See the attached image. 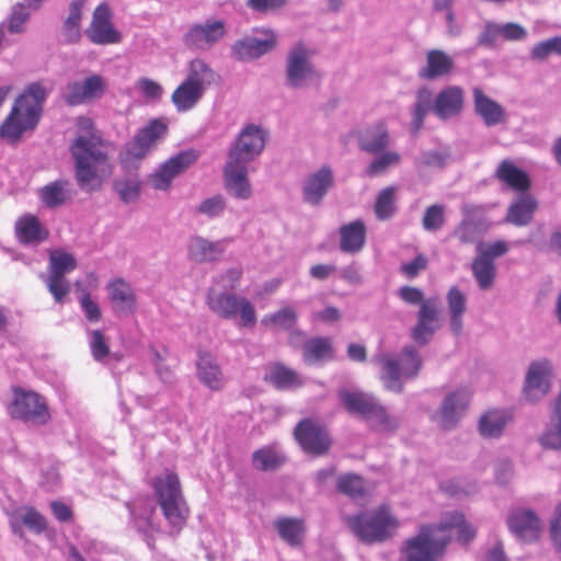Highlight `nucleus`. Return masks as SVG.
I'll use <instances>...</instances> for the list:
<instances>
[{
	"label": "nucleus",
	"instance_id": "1",
	"mask_svg": "<svg viewBox=\"0 0 561 561\" xmlns=\"http://www.w3.org/2000/svg\"><path fill=\"white\" fill-rule=\"evenodd\" d=\"M48 90L41 82L30 83L16 98L10 114L0 125V137L14 144L39 123Z\"/></svg>",
	"mask_w": 561,
	"mask_h": 561
},
{
	"label": "nucleus",
	"instance_id": "2",
	"mask_svg": "<svg viewBox=\"0 0 561 561\" xmlns=\"http://www.w3.org/2000/svg\"><path fill=\"white\" fill-rule=\"evenodd\" d=\"M69 151L78 186L88 193L99 191L102 186L99 172L108 161L107 152L101 148V139L79 135L70 144Z\"/></svg>",
	"mask_w": 561,
	"mask_h": 561
},
{
	"label": "nucleus",
	"instance_id": "3",
	"mask_svg": "<svg viewBox=\"0 0 561 561\" xmlns=\"http://www.w3.org/2000/svg\"><path fill=\"white\" fill-rule=\"evenodd\" d=\"M377 362L381 366L380 379L385 388L396 393H401L403 380L416 378L423 366V359L413 345H405L399 357L382 354Z\"/></svg>",
	"mask_w": 561,
	"mask_h": 561
},
{
	"label": "nucleus",
	"instance_id": "4",
	"mask_svg": "<svg viewBox=\"0 0 561 561\" xmlns=\"http://www.w3.org/2000/svg\"><path fill=\"white\" fill-rule=\"evenodd\" d=\"M158 504L169 524L171 534H179L185 525L190 510L182 495L179 477L175 473H167L158 477L153 482Z\"/></svg>",
	"mask_w": 561,
	"mask_h": 561
},
{
	"label": "nucleus",
	"instance_id": "5",
	"mask_svg": "<svg viewBox=\"0 0 561 561\" xmlns=\"http://www.w3.org/2000/svg\"><path fill=\"white\" fill-rule=\"evenodd\" d=\"M347 526L362 542L371 545L391 538L398 522L386 506H380L375 511L348 517Z\"/></svg>",
	"mask_w": 561,
	"mask_h": 561
},
{
	"label": "nucleus",
	"instance_id": "6",
	"mask_svg": "<svg viewBox=\"0 0 561 561\" xmlns=\"http://www.w3.org/2000/svg\"><path fill=\"white\" fill-rule=\"evenodd\" d=\"M168 126L161 119H152L128 141L119 152L118 159L125 171L136 170L138 163L147 156L157 141L163 139Z\"/></svg>",
	"mask_w": 561,
	"mask_h": 561
},
{
	"label": "nucleus",
	"instance_id": "7",
	"mask_svg": "<svg viewBox=\"0 0 561 561\" xmlns=\"http://www.w3.org/2000/svg\"><path fill=\"white\" fill-rule=\"evenodd\" d=\"M206 302L208 308L222 319L231 320L240 316V325L245 328H252L256 322L254 306L245 297L209 289Z\"/></svg>",
	"mask_w": 561,
	"mask_h": 561
},
{
	"label": "nucleus",
	"instance_id": "8",
	"mask_svg": "<svg viewBox=\"0 0 561 561\" xmlns=\"http://www.w3.org/2000/svg\"><path fill=\"white\" fill-rule=\"evenodd\" d=\"M450 542L448 535L438 534L437 528L425 525L420 533L408 539L402 549L403 561H436Z\"/></svg>",
	"mask_w": 561,
	"mask_h": 561
},
{
	"label": "nucleus",
	"instance_id": "9",
	"mask_svg": "<svg viewBox=\"0 0 561 561\" xmlns=\"http://www.w3.org/2000/svg\"><path fill=\"white\" fill-rule=\"evenodd\" d=\"M268 133L259 125H245L232 142L227 160L247 164L256 159L264 150Z\"/></svg>",
	"mask_w": 561,
	"mask_h": 561
},
{
	"label": "nucleus",
	"instance_id": "10",
	"mask_svg": "<svg viewBox=\"0 0 561 561\" xmlns=\"http://www.w3.org/2000/svg\"><path fill=\"white\" fill-rule=\"evenodd\" d=\"M318 76L311 61V51L302 43H296L285 59V84L290 89L305 88L309 80Z\"/></svg>",
	"mask_w": 561,
	"mask_h": 561
},
{
	"label": "nucleus",
	"instance_id": "11",
	"mask_svg": "<svg viewBox=\"0 0 561 561\" xmlns=\"http://www.w3.org/2000/svg\"><path fill=\"white\" fill-rule=\"evenodd\" d=\"M13 419L43 425L49 420L48 407L43 397L32 390L13 388V400L9 405Z\"/></svg>",
	"mask_w": 561,
	"mask_h": 561
},
{
	"label": "nucleus",
	"instance_id": "12",
	"mask_svg": "<svg viewBox=\"0 0 561 561\" xmlns=\"http://www.w3.org/2000/svg\"><path fill=\"white\" fill-rule=\"evenodd\" d=\"M226 33L224 20L207 19L203 23L188 26L183 35V44L193 50L207 51L219 43Z\"/></svg>",
	"mask_w": 561,
	"mask_h": 561
},
{
	"label": "nucleus",
	"instance_id": "13",
	"mask_svg": "<svg viewBox=\"0 0 561 561\" xmlns=\"http://www.w3.org/2000/svg\"><path fill=\"white\" fill-rule=\"evenodd\" d=\"M76 267L77 261L72 254L60 250L50 253L48 266L49 275L46 279V285L56 302H61L69 293L70 285L65 278V275Z\"/></svg>",
	"mask_w": 561,
	"mask_h": 561
},
{
	"label": "nucleus",
	"instance_id": "14",
	"mask_svg": "<svg viewBox=\"0 0 561 561\" xmlns=\"http://www.w3.org/2000/svg\"><path fill=\"white\" fill-rule=\"evenodd\" d=\"M263 33L264 37L244 35L236 39L230 46V57L239 62H249L272 51L277 44L276 35L270 30Z\"/></svg>",
	"mask_w": 561,
	"mask_h": 561
},
{
	"label": "nucleus",
	"instance_id": "15",
	"mask_svg": "<svg viewBox=\"0 0 561 561\" xmlns=\"http://www.w3.org/2000/svg\"><path fill=\"white\" fill-rule=\"evenodd\" d=\"M294 433L302 450L309 455L323 456L331 448L332 439L327 428L310 419L301 420Z\"/></svg>",
	"mask_w": 561,
	"mask_h": 561
},
{
	"label": "nucleus",
	"instance_id": "16",
	"mask_svg": "<svg viewBox=\"0 0 561 561\" xmlns=\"http://www.w3.org/2000/svg\"><path fill=\"white\" fill-rule=\"evenodd\" d=\"M84 34L95 45H111L122 41V34L112 23V11L107 3L102 2L94 9L91 23Z\"/></svg>",
	"mask_w": 561,
	"mask_h": 561
},
{
	"label": "nucleus",
	"instance_id": "17",
	"mask_svg": "<svg viewBox=\"0 0 561 561\" xmlns=\"http://www.w3.org/2000/svg\"><path fill=\"white\" fill-rule=\"evenodd\" d=\"M198 153L194 149L183 150L164 161L150 176L152 186L156 190L167 191L172 181L194 164Z\"/></svg>",
	"mask_w": 561,
	"mask_h": 561
},
{
	"label": "nucleus",
	"instance_id": "18",
	"mask_svg": "<svg viewBox=\"0 0 561 561\" xmlns=\"http://www.w3.org/2000/svg\"><path fill=\"white\" fill-rule=\"evenodd\" d=\"M334 184L332 168L329 164L321 165L304 179L301 183L302 201L314 207L320 206Z\"/></svg>",
	"mask_w": 561,
	"mask_h": 561
},
{
	"label": "nucleus",
	"instance_id": "19",
	"mask_svg": "<svg viewBox=\"0 0 561 561\" xmlns=\"http://www.w3.org/2000/svg\"><path fill=\"white\" fill-rule=\"evenodd\" d=\"M552 365L549 359L531 362L525 378L524 394L528 401L535 402L543 398L550 390Z\"/></svg>",
	"mask_w": 561,
	"mask_h": 561
},
{
	"label": "nucleus",
	"instance_id": "20",
	"mask_svg": "<svg viewBox=\"0 0 561 561\" xmlns=\"http://www.w3.org/2000/svg\"><path fill=\"white\" fill-rule=\"evenodd\" d=\"M106 89L105 80L100 75H92L83 81H72L66 85L62 100L69 106L81 105L101 98Z\"/></svg>",
	"mask_w": 561,
	"mask_h": 561
},
{
	"label": "nucleus",
	"instance_id": "21",
	"mask_svg": "<svg viewBox=\"0 0 561 561\" xmlns=\"http://www.w3.org/2000/svg\"><path fill=\"white\" fill-rule=\"evenodd\" d=\"M471 394L468 389L460 388L449 392L437 411L438 422L444 430L454 428L463 416Z\"/></svg>",
	"mask_w": 561,
	"mask_h": 561
},
{
	"label": "nucleus",
	"instance_id": "22",
	"mask_svg": "<svg viewBox=\"0 0 561 561\" xmlns=\"http://www.w3.org/2000/svg\"><path fill=\"white\" fill-rule=\"evenodd\" d=\"M439 310L435 299H427L417 311L416 324L411 329L412 340L424 346L438 330Z\"/></svg>",
	"mask_w": 561,
	"mask_h": 561
},
{
	"label": "nucleus",
	"instance_id": "23",
	"mask_svg": "<svg viewBox=\"0 0 561 561\" xmlns=\"http://www.w3.org/2000/svg\"><path fill=\"white\" fill-rule=\"evenodd\" d=\"M482 210V206L471 203L461 205L462 219L453 231V237L457 238L461 244H472L478 242L484 230V222L477 214Z\"/></svg>",
	"mask_w": 561,
	"mask_h": 561
},
{
	"label": "nucleus",
	"instance_id": "24",
	"mask_svg": "<svg viewBox=\"0 0 561 561\" xmlns=\"http://www.w3.org/2000/svg\"><path fill=\"white\" fill-rule=\"evenodd\" d=\"M358 149L368 154H378L390 145L389 129L383 122H376L357 131Z\"/></svg>",
	"mask_w": 561,
	"mask_h": 561
},
{
	"label": "nucleus",
	"instance_id": "25",
	"mask_svg": "<svg viewBox=\"0 0 561 561\" xmlns=\"http://www.w3.org/2000/svg\"><path fill=\"white\" fill-rule=\"evenodd\" d=\"M226 191L237 199L247 201L251 197L252 188L248 180V165L226 161L224 168Z\"/></svg>",
	"mask_w": 561,
	"mask_h": 561
},
{
	"label": "nucleus",
	"instance_id": "26",
	"mask_svg": "<svg viewBox=\"0 0 561 561\" xmlns=\"http://www.w3.org/2000/svg\"><path fill=\"white\" fill-rule=\"evenodd\" d=\"M463 89L458 85H449L436 95L433 112L440 119L458 116L463 108Z\"/></svg>",
	"mask_w": 561,
	"mask_h": 561
},
{
	"label": "nucleus",
	"instance_id": "27",
	"mask_svg": "<svg viewBox=\"0 0 561 561\" xmlns=\"http://www.w3.org/2000/svg\"><path fill=\"white\" fill-rule=\"evenodd\" d=\"M474 113L481 117L484 125L493 127L506 121V113L503 106L495 100L484 94L479 87L472 89Z\"/></svg>",
	"mask_w": 561,
	"mask_h": 561
},
{
	"label": "nucleus",
	"instance_id": "28",
	"mask_svg": "<svg viewBox=\"0 0 561 561\" xmlns=\"http://www.w3.org/2000/svg\"><path fill=\"white\" fill-rule=\"evenodd\" d=\"M197 356L196 374L201 383L213 391L220 390L225 385V377L216 357L205 351H198Z\"/></svg>",
	"mask_w": 561,
	"mask_h": 561
},
{
	"label": "nucleus",
	"instance_id": "29",
	"mask_svg": "<svg viewBox=\"0 0 561 561\" xmlns=\"http://www.w3.org/2000/svg\"><path fill=\"white\" fill-rule=\"evenodd\" d=\"M510 530L519 539L534 541L540 531V519L530 510H516L507 518Z\"/></svg>",
	"mask_w": 561,
	"mask_h": 561
},
{
	"label": "nucleus",
	"instance_id": "30",
	"mask_svg": "<svg viewBox=\"0 0 561 561\" xmlns=\"http://www.w3.org/2000/svg\"><path fill=\"white\" fill-rule=\"evenodd\" d=\"M127 507L133 518L134 526L139 533H142L147 545L152 547V537L150 536V531L154 527L152 522V515L156 510L153 501L151 499H141L127 503Z\"/></svg>",
	"mask_w": 561,
	"mask_h": 561
},
{
	"label": "nucleus",
	"instance_id": "31",
	"mask_svg": "<svg viewBox=\"0 0 561 561\" xmlns=\"http://www.w3.org/2000/svg\"><path fill=\"white\" fill-rule=\"evenodd\" d=\"M513 411L508 409H493L483 413L478 423V430L484 438H499L505 427L513 421Z\"/></svg>",
	"mask_w": 561,
	"mask_h": 561
},
{
	"label": "nucleus",
	"instance_id": "32",
	"mask_svg": "<svg viewBox=\"0 0 561 561\" xmlns=\"http://www.w3.org/2000/svg\"><path fill=\"white\" fill-rule=\"evenodd\" d=\"M334 358V348L330 337L308 339L302 345V360L308 366H321Z\"/></svg>",
	"mask_w": 561,
	"mask_h": 561
},
{
	"label": "nucleus",
	"instance_id": "33",
	"mask_svg": "<svg viewBox=\"0 0 561 561\" xmlns=\"http://www.w3.org/2000/svg\"><path fill=\"white\" fill-rule=\"evenodd\" d=\"M108 296L117 314H131L136 309V296L131 286L123 279L108 284Z\"/></svg>",
	"mask_w": 561,
	"mask_h": 561
},
{
	"label": "nucleus",
	"instance_id": "34",
	"mask_svg": "<svg viewBox=\"0 0 561 561\" xmlns=\"http://www.w3.org/2000/svg\"><path fill=\"white\" fill-rule=\"evenodd\" d=\"M538 207L537 201L529 194H520L508 206L505 221L516 227L529 225Z\"/></svg>",
	"mask_w": 561,
	"mask_h": 561
},
{
	"label": "nucleus",
	"instance_id": "35",
	"mask_svg": "<svg viewBox=\"0 0 561 561\" xmlns=\"http://www.w3.org/2000/svg\"><path fill=\"white\" fill-rule=\"evenodd\" d=\"M226 250L224 240L209 241L203 237H193L188 242V255L197 263L218 260Z\"/></svg>",
	"mask_w": 561,
	"mask_h": 561
},
{
	"label": "nucleus",
	"instance_id": "36",
	"mask_svg": "<svg viewBox=\"0 0 561 561\" xmlns=\"http://www.w3.org/2000/svg\"><path fill=\"white\" fill-rule=\"evenodd\" d=\"M70 182L59 179L39 188L38 196L42 203L49 209L58 208L72 198Z\"/></svg>",
	"mask_w": 561,
	"mask_h": 561
},
{
	"label": "nucleus",
	"instance_id": "37",
	"mask_svg": "<svg viewBox=\"0 0 561 561\" xmlns=\"http://www.w3.org/2000/svg\"><path fill=\"white\" fill-rule=\"evenodd\" d=\"M144 182L135 170L126 171L124 176L115 178L112 186L124 204L136 203L141 194Z\"/></svg>",
	"mask_w": 561,
	"mask_h": 561
},
{
	"label": "nucleus",
	"instance_id": "38",
	"mask_svg": "<svg viewBox=\"0 0 561 561\" xmlns=\"http://www.w3.org/2000/svg\"><path fill=\"white\" fill-rule=\"evenodd\" d=\"M340 249L344 253H357L365 244L366 227L362 220H354L340 227Z\"/></svg>",
	"mask_w": 561,
	"mask_h": 561
},
{
	"label": "nucleus",
	"instance_id": "39",
	"mask_svg": "<svg viewBox=\"0 0 561 561\" xmlns=\"http://www.w3.org/2000/svg\"><path fill=\"white\" fill-rule=\"evenodd\" d=\"M205 91L199 85L183 80V82L173 91L171 101L179 113H185L193 110L202 100Z\"/></svg>",
	"mask_w": 561,
	"mask_h": 561
},
{
	"label": "nucleus",
	"instance_id": "40",
	"mask_svg": "<svg viewBox=\"0 0 561 561\" xmlns=\"http://www.w3.org/2000/svg\"><path fill=\"white\" fill-rule=\"evenodd\" d=\"M339 396L347 412L359 414L364 419L369 416L375 404L378 402L375 397L360 391L342 389Z\"/></svg>",
	"mask_w": 561,
	"mask_h": 561
},
{
	"label": "nucleus",
	"instance_id": "41",
	"mask_svg": "<svg viewBox=\"0 0 561 561\" xmlns=\"http://www.w3.org/2000/svg\"><path fill=\"white\" fill-rule=\"evenodd\" d=\"M437 528L438 534L448 535L453 537L451 530L457 529V540L467 545L476 537L474 528L466 523L465 516L461 513L455 512L446 517L439 524L433 525Z\"/></svg>",
	"mask_w": 561,
	"mask_h": 561
},
{
	"label": "nucleus",
	"instance_id": "42",
	"mask_svg": "<svg viewBox=\"0 0 561 561\" xmlns=\"http://www.w3.org/2000/svg\"><path fill=\"white\" fill-rule=\"evenodd\" d=\"M287 461L286 455L277 445H267L252 454V466L260 471H276Z\"/></svg>",
	"mask_w": 561,
	"mask_h": 561
},
{
	"label": "nucleus",
	"instance_id": "43",
	"mask_svg": "<svg viewBox=\"0 0 561 561\" xmlns=\"http://www.w3.org/2000/svg\"><path fill=\"white\" fill-rule=\"evenodd\" d=\"M16 236L24 244L41 243L48 238L47 229L43 228L38 218L27 214L21 217L15 225Z\"/></svg>",
	"mask_w": 561,
	"mask_h": 561
},
{
	"label": "nucleus",
	"instance_id": "44",
	"mask_svg": "<svg viewBox=\"0 0 561 561\" xmlns=\"http://www.w3.org/2000/svg\"><path fill=\"white\" fill-rule=\"evenodd\" d=\"M454 60L443 50L433 49L427 53L426 66L420 70V77L434 80L450 72Z\"/></svg>",
	"mask_w": 561,
	"mask_h": 561
},
{
	"label": "nucleus",
	"instance_id": "45",
	"mask_svg": "<svg viewBox=\"0 0 561 561\" xmlns=\"http://www.w3.org/2000/svg\"><path fill=\"white\" fill-rule=\"evenodd\" d=\"M449 316H450V330L455 335L462 331V316L467 308V300L463 293L456 286L449 288L446 296Z\"/></svg>",
	"mask_w": 561,
	"mask_h": 561
},
{
	"label": "nucleus",
	"instance_id": "46",
	"mask_svg": "<svg viewBox=\"0 0 561 561\" xmlns=\"http://www.w3.org/2000/svg\"><path fill=\"white\" fill-rule=\"evenodd\" d=\"M274 527L279 537L291 547L301 545L306 527L304 520L294 517H280L275 520Z\"/></svg>",
	"mask_w": 561,
	"mask_h": 561
},
{
	"label": "nucleus",
	"instance_id": "47",
	"mask_svg": "<svg viewBox=\"0 0 561 561\" xmlns=\"http://www.w3.org/2000/svg\"><path fill=\"white\" fill-rule=\"evenodd\" d=\"M265 380L272 383L278 390H288L302 386L300 376L283 364H274L271 366Z\"/></svg>",
	"mask_w": 561,
	"mask_h": 561
},
{
	"label": "nucleus",
	"instance_id": "48",
	"mask_svg": "<svg viewBox=\"0 0 561 561\" xmlns=\"http://www.w3.org/2000/svg\"><path fill=\"white\" fill-rule=\"evenodd\" d=\"M496 176L515 191H526L530 186L527 173L512 161L504 160L496 170Z\"/></svg>",
	"mask_w": 561,
	"mask_h": 561
},
{
	"label": "nucleus",
	"instance_id": "49",
	"mask_svg": "<svg viewBox=\"0 0 561 561\" xmlns=\"http://www.w3.org/2000/svg\"><path fill=\"white\" fill-rule=\"evenodd\" d=\"M218 75L216 71L201 58H195L190 61L185 80L191 83L199 85L201 89L216 82Z\"/></svg>",
	"mask_w": 561,
	"mask_h": 561
},
{
	"label": "nucleus",
	"instance_id": "50",
	"mask_svg": "<svg viewBox=\"0 0 561 561\" xmlns=\"http://www.w3.org/2000/svg\"><path fill=\"white\" fill-rule=\"evenodd\" d=\"M540 445L546 449L561 450V393L554 407V419L539 437Z\"/></svg>",
	"mask_w": 561,
	"mask_h": 561
},
{
	"label": "nucleus",
	"instance_id": "51",
	"mask_svg": "<svg viewBox=\"0 0 561 561\" xmlns=\"http://www.w3.org/2000/svg\"><path fill=\"white\" fill-rule=\"evenodd\" d=\"M473 277L481 290H488L494 285L496 267L494 262L476 256L471 264Z\"/></svg>",
	"mask_w": 561,
	"mask_h": 561
},
{
	"label": "nucleus",
	"instance_id": "52",
	"mask_svg": "<svg viewBox=\"0 0 561 561\" xmlns=\"http://www.w3.org/2000/svg\"><path fill=\"white\" fill-rule=\"evenodd\" d=\"M396 191L394 186H387L378 193L375 203V215L379 220H387L394 215L397 210Z\"/></svg>",
	"mask_w": 561,
	"mask_h": 561
},
{
	"label": "nucleus",
	"instance_id": "53",
	"mask_svg": "<svg viewBox=\"0 0 561 561\" xmlns=\"http://www.w3.org/2000/svg\"><path fill=\"white\" fill-rule=\"evenodd\" d=\"M297 319L298 316L295 309L291 307H285L274 313L265 314L262 318L261 323L265 327H275L289 331L296 325Z\"/></svg>",
	"mask_w": 561,
	"mask_h": 561
},
{
	"label": "nucleus",
	"instance_id": "54",
	"mask_svg": "<svg viewBox=\"0 0 561 561\" xmlns=\"http://www.w3.org/2000/svg\"><path fill=\"white\" fill-rule=\"evenodd\" d=\"M375 156L365 170L366 175L369 178L383 174L391 165L398 164L401 160L398 152L390 150H383Z\"/></svg>",
	"mask_w": 561,
	"mask_h": 561
},
{
	"label": "nucleus",
	"instance_id": "55",
	"mask_svg": "<svg viewBox=\"0 0 561 561\" xmlns=\"http://www.w3.org/2000/svg\"><path fill=\"white\" fill-rule=\"evenodd\" d=\"M365 420L377 431L392 432L399 427L398 419L389 415L379 402L375 404L369 416Z\"/></svg>",
	"mask_w": 561,
	"mask_h": 561
},
{
	"label": "nucleus",
	"instance_id": "56",
	"mask_svg": "<svg viewBox=\"0 0 561 561\" xmlns=\"http://www.w3.org/2000/svg\"><path fill=\"white\" fill-rule=\"evenodd\" d=\"M89 347L93 359L103 363L111 355L107 339L103 331L87 329Z\"/></svg>",
	"mask_w": 561,
	"mask_h": 561
},
{
	"label": "nucleus",
	"instance_id": "57",
	"mask_svg": "<svg viewBox=\"0 0 561 561\" xmlns=\"http://www.w3.org/2000/svg\"><path fill=\"white\" fill-rule=\"evenodd\" d=\"M336 490L350 497H359L365 494L364 480L359 474L345 473L339 477Z\"/></svg>",
	"mask_w": 561,
	"mask_h": 561
},
{
	"label": "nucleus",
	"instance_id": "58",
	"mask_svg": "<svg viewBox=\"0 0 561 561\" xmlns=\"http://www.w3.org/2000/svg\"><path fill=\"white\" fill-rule=\"evenodd\" d=\"M445 221V206L433 204L424 211L422 227L427 232H437L444 227Z\"/></svg>",
	"mask_w": 561,
	"mask_h": 561
},
{
	"label": "nucleus",
	"instance_id": "59",
	"mask_svg": "<svg viewBox=\"0 0 561 561\" xmlns=\"http://www.w3.org/2000/svg\"><path fill=\"white\" fill-rule=\"evenodd\" d=\"M553 54L561 56V36H554L535 44L530 50V59L545 61Z\"/></svg>",
	"mask_w": 561,
	"mask_h": 561
},
{
	"label": "nucleus",
	"instance_id": "60",
	"mask_svg": "<svg viewBox=\"0 0 561 561\" xmlns=\"http://www.w3.org/2000/svg\"><path fill=\"white\" fill-rule=\"evenodd\" d=\"M226 208V199L222 195H214L199 203L197 211L208 218L219 217Z\"/></svg>",
	"mask_w": 561,
	"mask_h": 561
},
{
	"label": "nucleus",
	"instance_id": "61",
	"mask_svg": "<svg viewBox=\"0 0 561 561\" xmlns=\"http://www.w3.org/2000/svg\"><path fill=\"white\" fill-rule=\"evenodd\" d=\"M450 160L448 150H426L420 156V163L430 168L443 169Z\"/></svg>",
	"mask_w": 561,
	"mask_h": 561
},
{
	"label": "nucleus",
	"instance_id": "62",
	"mask_svg": "<svg viewBox=\"0 0 561 561\" xmlns=\"http://www.w3.org/2000/svg\"><path fill=\"white\" fill-rule=\"evenodd\" d=\"M30 19V13L24 5L16 4L8 19L7 28L11 34H20L24 31V24Z\"/></svg>",
	"mask_w": 561,
	"mask_h": 561
},
{
	"label": "nucleus",
	"instance_id": "63",
	"mask_svg": "<svg viewBox=\"0 0 561 561\" xmlns=\"http://www.w3.org/2000/svg\"><path fill=\"white\" fill-rule=\"evenodd\" d=\"M287 0H247L245 5L253 12L267 14L283 9Z\"/></svg>",
	"mask_w": 561,
	"mask_h": 561
},
{
	"label": "nucleus",
	"instance_id": "64",
	"mask_svg": "<svg viewBox=\"0 0 561 561\" xmlns=\"http://www.w3.org/2000/svg\"><path fill=\"white\" fill-rule=\"evenodd\" d=\"M20 522L36 534L43 533L46 528L45 518L32 507L20 515Z\"/></svg>",
	"mask_w": 561,
	"mask_h": 561
}]
</instances>
